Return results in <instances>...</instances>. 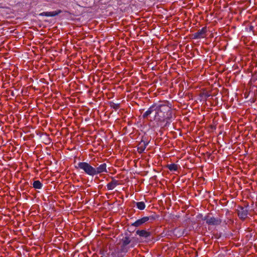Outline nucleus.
<instances>
[{
    "instance_id": "obj_1",
    "label": "nucleus",
    "mask_w": 257,
    "mask_h": 257,
    "mask_svg": "<svg viewBox=\"0 0 257 257\" xmlns=\"http://www.w3.org/2000/svg\"><path fill=\"white\" fill-rule=\"evenodd\" d=\"M168 103V101H166L159 104H153L143 114V118L148 119L149 116L154 112L153 120L163 122L170 120L172 117V110Z\"/></svg>"
},
{
    "instance_id": "obj_2",
    "label": "nucleus",
    "mask_w": 257,
    "mask_h": 257,
    "mask_svg": "<svg viewBox=\"0 0 257 257\" xmlns=\"http://www.w3.org/2000/svg\"><path fill=\"white\" fill-rule=\"evenodd\" d=\"M75 168L82 170L85 174L92 176L107 172L105 163L101 164L97 168H94L87 162H79Z\"/></svg>"
},
{
    "instance_id": "obj_3",
    "label": "nucleus",
    "mask_w": 257,
    "mask_h": 257,
    "mask_svg": "<svg viewBox=\"0 0 257 257\" xmlns=\"http://www.w3.org/2000/svg\"><path fill=\"white\" fill-rule=\"evenodd\" d=\"M157 218V215H152L149 216H145L140 219L137 220L135 222L133 223L131 225L136 227L141 226L147 222L152 223Z\"/></svg>"
},
{
    "instance_id": "obj_4",
    "label": "nucleus",
    "mask_w": 257,
    "mask_h": 257,
    "mask_svg": "<svg viewBox=\"0 0 257 257\" xmlns=\"http://www.w3.org/2000/svg\"><path fill=\"white\" fill-rule=\"evenodd\" d=\"M236 211L238 216L240 219L244 220L247 217L248 211L245 207L238 206Z\"/></svg>"
},
{
    "instance_id": "obj_5",
    "label": "nucleus",
    "mask_w": 257,
    "mask_h": 257,
    "mask_svg": "<svg viewBox=\"0 0 257 257\" xmlns=\"http://www.w3.org/2000/svg\"><path fill=\"white\" fill-rule=\"evenodd\" d=\"M204 220H206V223L211 225H217L221 223L220 219L215 218L214 217L207 216L205 217Z\"/></svg>"
},
{
    "instance_id": "obj_6",
    "label": "nucleus",
    "mask_w": 257,
    "mask_h": 257,
    "mask_svg": "<svg viewBox=\"0 0 257 257\" xmlns=\"http://www.w3.org/2000/svg\"><path fill=\"white\" fill-rule=\"evenodd\" d=\"M206 32L207 28L206 27H204L193 34V39L204 38L206 37Z\"/></svg>"
},
{
    "instance_id": "obj_7",
    "label": "nucleus",
    "mask_w": 257,
    "mask_h": 257,
    "mask_svg": "<svg viewBox=\"0 0 257 257\" xmlns=\"http://www.w3.org/2000/svg\"><path fill=\"white\" fill-rule=\"evenodd\" d=\"M62 11L61 10H58L54 12H43L40 14V16H46V17H54L56 16L59 14L62 13Z\"/></svg>"
},
{
    "instance_id": "obj_8",
    "label": "nucleus",
    "mask_w": 257,
    "mask_h": 257,
    "mask_svg": "<svg viewBox=\"0 0 257 257\" xmlns=\"http://www.w3.org/2000/svg\"><path fill=\"white\" fill-rule=\"evenodd\" d=\"M119 185L118 181L114 178H111V181L107 184V188L109 190L113 189L117 185Z\"/></svg>"
},
{
    "instance_id": "obj_9",
    "label": "nucleus",
    "mask_w": 257,
    "mask_h": 257,
    "mask_svg": "<svg viewBox=\"0 0 257 257\" xmlns=\"http://www.w3.org/2000/svg\"><path fill=\"white\" fill-rule=\"evenodd\" d=\"M148 143L144 141H142L138 146V152L139 154H142L145 151Z\"/></svg>"
},
{
    "instance_id": "obj_10",
    "label": "nucleus",
    "mask_w": 257,
    "mask_h": 257,
    "mask_svg": "<svg viewBox=\"0 0 257 257\" xmlns=\"http://www.w3.org/2000/svg\"><path fill=\"white\" fill-rule=\"evenodd\" d=\"M136 234L139 235L140 237L147 238L151 235V232L146 231L144 229L138 230L136 231Z\"/></svg>"
},
{
    "instance_id": "obj_11",
    "label": "nucleus",
    "mask_w": 257,
    "mask_h": 257,
    "mask_svg": "<svg viewBox=\"0 0 257 257\" xmlns=\"http://www.w3.org/2000/svg\"><path fill=\"white\" fill-rule=\"evenodd\" d=\"M166 168H167L170 171H176L178 170L179 166L178 165L173 163L167 165Z\"/></svg>"
},
{
    "instance_id": "obj_12",
    "label": "nucleus",
    "mask_w": 257,
    "mask_h": 257,
    "mask_svg": "<svg viewBox=\"0 0 257 257\" xmlns=\"http://www.w3.org/2000/svg\"><path fill=\"white\" fill-rule=\"evenodd\" d=\"M131 242L130 238L127 236H125L122 239V245L121 246L124 247Z\"/></svg>"
},
{
    "instance_id": "obj_13",
    "label": "nucleus",
    "mask_w": 257,
    "mask_h": 257,
    "mask_svg": "<svg viewBox=\"0 0 257 257\" xmlns=\"http://www.w3.org/2000/svg\"><path fill=\"white\" fill-rule=\"evenodd\" d=\"M33 186L35 189H40L42 187V184L40 181L37 180L33 182Z\"/></svg>"
},
{
    "instance_id": "obj_14",
    "label": "nucleus",
    "mask_w": 257,
    "mask_h": 257,
    "mask_svg": "<svg viewBox=\"0 0 257 257\" xmlns=\"http://www.w3.org/2000/svg\"><path fill=\"white\" fill-rule=\"evenodd\" d=\"M136 205L138 209L140 210H144L145 208L146 205L144 202H138L136 203Z\"/></svg>"
},
{
    "instance_id": "obj_15",
    "label": "nucleus",
    "mask_w": 257,
    "mask_h": 257,
    "mask_svg": "<svg viewBox=\"0 0 257 257\" xmlns=\"http://www.w3.org/2000/svg\"><path fill=\"white\" fill-rule=\"evenodd\" d=\"M109 104H110V106L111 108H113L115 110H116L117 109L119 108V107H120V104H119V103H114L113 102H110Z\"/></svg>"
},
{
    "instance_id": "obj_16",
    "label": "nucleus",
    "mask_w": 257,
    "mask_h": 257,
    "mask_svg": "<svg viewBox=\"0 0 257 257\" xmlns=\"http://www.w3.org/2000/svg\"><path fill=\"white\" fill-rule=\"evenodd\" d=\"M201 96H204L206 98H208L210 96V94L207 92H203L200 94Z\"/></svg>"
},
{
    "instance_id": "obj_17",
    "label": "nucleus",
    "mask_w": 257,
    "mask_h": 257,
    "mask_svg": "<svg viewBox=\"0 0 257 257\" xmlns=\"http://www.w3.org/2000/svg\"><path fill=\"white\" fill-rule=\"evenodd\" d=\"M253 29H254L253 26H250L249 27V30H250V31H253Z\"/></svg>"
},
{
    "instance_id": "obj_18",
    "label": "nucleus",
    "mask_w": 257,
    "mask_h": 257,
    "mask_svg": "<svg viewBox=\"0 0 257 257\" xmlns=\"http://www.w3.org/2000/svg\"><path fill=\"white\" fill-rule=\"evenodd\" d=\"M64 12H65V13H69V12L68 11H65Z\"/></svg>"
}]
</instances>
